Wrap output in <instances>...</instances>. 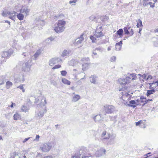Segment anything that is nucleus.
<instances>
[{"instance_id": "f257e3e1", "label": "nucleus", "mask_w": 158, "mask_h": 158, "mask_svg": "<svg viewBox=\"0 0 158 158\" xmlns=\"http://www.w3.org/2000/svg\"><path fill=\"white\" fill-rule=\"evenodd\" d=\"M66 22L65 21L59 20L55 24V27H54L55 31L57 33L63 32L65 28L64 26Z\"/></svg>"}, {"instance_id": "f03ea898", "label": "nucleus", "mask_w": 158, "mask_h": 158, "mask_svg": "<svg viewBox=\"0 0 158 158\" xmlns=\"http://www.w3.org/2000/svg\"><path fill=\"white\" fill-rule=\"evenodd\" d=\"M88 151L86 148L81 147L79 150L76 152L73 156H72V158H80L85 156L87 154Z\"/></svg>"}, {"instance_id": "7ed1b4c3", "label": "nucleus", "mask_w": 158, "mask_h": 158, "mask_svg": "<svg viewBox=\"0 0 158 158\" xmlns=\"http://www.w3.org/2000/svg\"><path fill=\"white\" fill-rule=\"evenodd\" d=\"M120 80L121 81H119V83L121 85L123 88L120 89L119 91L124 90L127 89L128 87V84L130 83L129 78L126 77L125 78L120 79Z\"/></svg>"}, {"instance_id": "20e7f679", "label": "nucleus", "mask_w": 158, "mask_h": 158, "mask_svg": "<svg viewBox=\"0 0 158 158\" xmlns=\"http://www.w3.org/2000/svg\"><path fill=\"white\" fill-rule=\"evenodd\" d=\"M38 98H35L34 103H38L40 102L39 104H38V106H39L41 107L45 106L47 103L45 97H44V96H42V95L40 94Z\"/></svg>"}, {"instance_id": "39448f33", "label": "nucleus", "mask_w": 158, "mask_h": 158, "mask_svg": "<svg viewBox=\"0 0 158 158\" xmlns=\"http://www.w3.org/2000/svg\"><path fill=\"white\" fill-rule=\"evenodd\" d=\"M52 148V145L51 143L48 142L43 144L40 148V149L43 152H47Z\"/></svg>"}, {"instance_id": "423d86ee", "label": "nucleus", "mask_w": 158, "mask_h": 158, "mask_svg": "<svg viewBox=\"0 0 158 158\" xmlns=\"http://www.w3.org/2000/svg\"><path fill=\"white\" fill-rule=\"evenodd\" d=\"M25 77L23 73H20L14 77L15 83L23 82L25 80Z\"/></svg>"}, {"instance_id": "0eeeda50", "label": "nucleus", "mask_w": 158, "mask_h": 158, "mask_svg": "<svg viewBox=\"0 0 158 158\" xmlns=\"http://www.w3.org/2000/svg\"><path fill=\"white\" fill-rule=\"evenodd\" d=\"M124 34L128 36H132L134 34V31L131 27H125L123 28Z\"/></svg>"}, {"instance_id": "6e6552de", "label": "nucleus", "mask_w": 158, "mask_h": 158, "mask_svg": "<svg viewBox=\"0 0 158 158\" xmlns=\"http://www.w3.org/2000/svg\"><path fill=\"white\" fill-rule=\"evenodd\" d=\"M31 60H28L27 62L23 64L22 70L24 72L29 71L30 70L31 63Z\"/></svg>"}, {"instance_id": "1a4fd4ad", "label": "nucleus", "mask_w": 158, "mask_h": 158, "mask_svg": "<svg viewBox=\"0 0 158 158\" xmlns=\"http://www.w3.org/2000/svg\"><path fill=\"white\" fill-rule=\"evenodd\" d=\"M104 107L106 114H111L115 111V107L112 105H106L104 106Z\"/></svg>"}, {"instance_id": "9d476101", "label": "nucleus", "mask_w": 158, "mask_h": 158, "mask_svg": "<svg viewBox=\"0 0 158 158\" xmlns=\"http://www.w3.org/2000/svg\"><path fill=\"white\" fill-rule=\"evenodd\" d=\"M102 33L100 31V32L98 31V30L97 29L95 31V33L94 35H91L90 37V40H96V38H99L103 36Z\"/></svg>"}, {"instance_id": "9b49d317", "label": "nucleus", "mask_w": 158, "mask_h": 158, "mask_svg": "<svg viewBox=\"0 0 158 158\" xmlns=\"http://www.w3.org/2000/svg\"><path fill=\"white\" fill-rule=\"evenodd\" d=\"M13 53V51L12 49H10L6 51H4L2 54V57H9Z\"/></svg>"}, {"instance_id": "f8f14e48", "label": "nucleus", "mask_w": 158, "mask_h": 158, "mask_svg": "<svg viewBox=\"0 0 158 158\" xmlns=\"http://www.w3.org/2000/svg\"><path fill=\"white\" fill-rule=\"evenodd\" d=\"M35 23L37 26H40L41 28L44 25V22L43 20L40 19L36 18L35 20Z\"/></svg>"}, {"instance_id": "ddd939ff", "label": "nucleus", "mask_w": 158, "mask_h": 158, "mask_svg": "<svg viewBox=\"0 0 158 158\" xmlns=\"http://www.w3.org/2000/svg\"><path fill=\"white\" fill-rule=\"evenodd\" d=\"M15 13H17V12L15 11H9L6 9H4L3 11L2 15L3 16L5 17L7 16L8 15H12Z\"/></svg>"}, {"instance_id": "4468645a", "label": "nucleus", "mask_w": 158, "mask_h": 158, "mask_svg": "<svg viewBox=\"0 0 158 158\" xmlns=\"http://www.w3.org/2000/svg\"><path fill=\"white\" fill-rule=\"evenodd\" d=\"M46 112L47 110L46 108H42L37 113V116L39 117L40 118L44 116V114L46 113Z\"/></svg>"}, {"instance_id": "2eb2a0df", "label": "nucleus", "mask_w": 158, "mask_h": 158, "mask_svg": "<svg viewBox=\"0 0 158 158\" xmlns=\"http://www.w3.org/2000/svg\"><path fill=\"white\" fill-rule=\"evenodd\" d=\"M44 49L42 48H40L34 54L33 56H32V58L34 60H36L37 58L41 54L42 52L43 51Z\"/></svg>"}, {"instance_id": "dca6fc26", "label": "nucleus", "mask_w": 158, "mask_h": 158, "mask_svg": "<svg viewBox=\"0 0 158 158\" xmlns=\"http://www.w3.org/2000/svg\"><path fill=\"white\" fill-rule=\"evenodd\" d=\"M106 152V150L105 149L103 148H101L96 153V156H102L103 154H105Z\"/></svg>"}, {"instance_id": "f3484780", "label": "nucleus", "mask_w": 158, "mask_h": 158, "mask_svg": "<svg viewBox=\"0 0 158 158\" xmlns=\"http://www.w3.org/2000/svg\"><path fill=\"white\" fill-rule=\"evenodd\" d=\"M103 118L101 115L99 114L94 117L93 119L96 122H100L102 120Z\"/></svg>"}, {"instance_id": "a211bd4d", "label": "nucleus", "mask_w": 158, "mask_h": 158, "mask_svg": "<svg viewBox=\"0 0 158 158\" xmlns=\"http://www.w3.org/2000/svg\"><path fill=\"white\" fill-rule=\"evenodd\" d=\"M124 34L123 30L122 28L119 29L117 31L116 33L117 38H122Z\"/></svg>"}, {"instance_id": "6ab92c4d", "label": "nucleus", "mask_w": 158, "mask_h": 158, "mask_svg": "<svg viewBox=\"0 0 158 158\" xmlns=\"http://www.w3.org/2000/svg\"><path fill=\"white\" fill-rule=\"evenodd\" d=\"M97 77L95 75H92L89 77L90 81L92 83L96 84L97 83Z\"/></svg>"}, {"instance_id": "aec40b11", "label": "nucleus", "mask_w": 158, "mask_h": 158, "mask_svg": "<svg viewBox=\"0 0 158 158\" xmlns=\"http://www.w3.org/2000/svg\"><path fill=\"white\" fill-rule=\"evenodd\" d=\"M122 44V40H121L118 43H116L115 45V50L117 51L120 50Z\"/></svg>"}, {"instance_id": "412c9836", "label": "nucleus", "mask_w": 158, "mask_h": 158, "mask_svg": "<svg viewBox=\"0 0 158 158\" xmlns=\"http://www.w3.org/2000/svg\"><path fill=\"white\" fill-rule=\"evenodd\" d=\"M71 52V51L69 50H64L62 53L61 56L64 57L68 56Z\"/></svg>"}, {"instance_id": "4be33fe9", "label": "nucleus", "mask_w": 158, "mask_h": 158, "mask_svg": "<svg viewBox=\"0 0 158 158\" xmlns=\"http://www.w3.org/2000/svg\"><path fill=\"white\" fill-rule=\"evenodd\" d=\"M57 63L55 58H53L50 59L49 61V65L50 66H52L54 64Z\"/></svg>"}, {"instance_id": "5701e85b", "label": "nucleus", "mask_w": 158, "mask_h": 158, "mask_svg": "<svg viewBox=\"0 0 158 158\" xmlns=\"http://www.w3.org/2000/svg\"><path fill=\"white\" fill-rule=\"evenodd\" d=\"M10 158H20L17 152H14L10 154Z\"/></svg>"}, {"instance_id": "b1692460", "label": "nucleus", "mask_w": 158, "mask_h": 158, "mask_svg": "<svg viewBox=\"0 0 158 158\" xmlns=\"http://www.w3.org/2000/svg\"><path fill=\"white\" fill-rule=\"evenodd\" d=\"M80 96L79 95H75L73 97L72 101L73 102H76L79 100L80 99Z\"/></svg>"}, {"instance_id": "393cba45", "label": "nucleus", "mask_w": 158, "mask_h": 158, "mask_svg": "<svg viewBox=\"0 0 158 158\" xmlns=\"http://www.w3.org/2000/svg\"><path fill=\"white\" fill-rule=\"evenodd\" d=\"M155 92V90L152 89V90H148L146 93V95L148 97L150 95L153 94Z\"/></svg>"}, {"instance_id": "a878e982", "label": "nucleus", "mask_w": 158, "mask_h": 158, "mask_svg": "<svg viewBox=\"0 0 158 158\" xmlns=\"http://www.w3.org/2000/svg\"><path fill=\"white\" fill-rule=\"evenodd\" d=\"M5 81V77L3 76H1L0 77V85L4 84Z\"/></svg>"}, {"instance_id": "bb28decb", "label": "nucleus", "mask_w": 158, "mask_h": 158, "mask_svg": "<svg viewBox=\"0 0 158 158\" xmlns=\"http://www.w3.org/2000/svg\"><path fill=\"white\" fill-rule=\"evenodd\" d=\"M13 118L15 120H17L21 118V116L19 114L16 113L14 115Z\"/></svg>"}, {"instance_id": "cd10ccee", "label": "nucleus", "mask_w": 158, "mask_h": 158, "mask_svg": "<svg viewBox=\"0 0 158 158\" xmlns=\"http://www.w3.org/2000/svg\"><path fill=\"white\" fill-rule=\"evenodd\" d=\"M29 109L25 106L23 105L21 108V110L22 112H26L28 111Z\"/></svg>"}, {"instance_id": "c85d7f7f", "label": "nucleus", "mask_w": 158, "mask_h": 158, "mask_svg": "<svg viewBox=\"0 0 158 158\" xmlns=\"http://www.w3.org/2000/svg\"><path fill=\"white\" fill-rule=\"evenodd\" d=\"M130 91L128 92L124 93L123 92H121L122 95L123 96L124 95L125 96L127 97H128L129 98H130L131 97V95L130 94Z\"/></svg>"}, {"instance_id": "c756f323", "label": "nucleus", "mask_w": 158, "mask_h": 158, "mask_svg": "<svg viewBox=\"0 0 158 158\" xmlns=\"http://www.w3.org/2000/svg\"><path fill=\"white\" fill-rule=\"evenodd\" d=\"M154 4L155 3H152V2L147 3V2H143V5L144 6H147L148 5H149L150 7L153 8L155 6Z\"/></svg>"}, {"instance_id": "7c9ffc66", "label": "nucleus", "mask_w": 158, "mask_h": 158, "mask_svg": "<svg viewBox=\"0 0 158 158\" xmlns=\"http://www.w3.org/2000/svg\"><path fill=\"white\" fill-rule=\"evenodd\" d=\"M152 99H148L147 100L145 99V100H141V103H143V104L142 105V106H143L145 104L147 103L149 101H152Z\"/></svg>"}, {"instance_id": "2f4dec72", "label": "nucleus", "mask_w": 158, "mask_h": 158, "mask_svg": "<svg viewBox=\"0 0 158 158\" xmlns=\"http://www.w3.org/2000/svg\"><path fill=\"white\" fill-rule=\"evenodd\" d=\"M17 16L18 19L20 20H23L24 17L23 15L21 13L17 14Z\"/></svg>"}, {"instance_id": "473e14b6", "label": "nucleus", "mask_w": 158, "mask_h": 158, "mask_svg": "<svg viewBox=\"0 0 158 158\" xmlns=\"http://www.w3.org/2000/svg\"><path fill=\"white\" fill-rule=\"evenodd\" d=\"M29 50L28 49L26 52H24L23 51V52L22 53V55L23 56L27 57H29L30 55V53L28 52Z\"/></svg>"}, {"instance_id": "72a5a7b5", "label": "nucleus", "mask_w": 158, "mask_h": 158, "mask_svg": "<svg viewBox=\"0 0 158 158\" xmlns=\"http://www.w3.org/2000/svg\"><path fill=\"white\" fill-rule=\"evenodd\" d=\"M100 19L101 21L104 22L108 20V17L106 15H103L101 16Z\"/></svg>"}, {"instance_id": "f704fd0d", "label": "nucleus", "mask_w": 158, "mask_h": 158, "mask_svg": "<svg viewBox=\"0 0 158 158\" xmlns=\"http://www.w3.org/2000/svg\"><path fill=\"white\" fill-rule=\"evenodd\" d=\"M62 81L63 83L67 85H70L71 83L70 81L65 78L62 79Z\"/></svg>"}, {"instance_id": "c9c22d12", "label": "nucleus", "mask_w": 158, "mask_h": 158, "mask_svg": "<svg viewBox=\"0 0 158 158\" xmlns=\"http://www.w3.org/2000/svg\"><path fill=\"white\" fill-rule=\"evenodd\" d=\"M12 85V83L10 81H8L6 83V87L7 89H9Z\"/></svg>"}, {"instance_id": "e433bc0d", "label": "nucleus", "mask_w": 158, "mask_h": 158, "mask_svg": "<svg viewBox=\"0 0 158 158\" xmlns=\"http://www.w3.org/2000/svg\"><path fill=\"white\" fill-rule=\"evenodd\" d=\"M127 77L129 78V81L130 79L134 80L135 79V75L134 73H132L131 74H130L129 76Z\"/></svg>"}, {"instance_id": "4c0bfd02", "label": "nucleus", "mask_w": 158, "mask_h": 158, "mask_svg": "<svg viewBox=\"0 0 158 158\" xmlns=\"http://www.w3.org/2000/svg\"><path fill=\"white\" fill-rule=\"evenodd\" d=\"M76 40H75V42L73 43V44L75 46H77L81 44L82 40H78L77 42L76 41Z\"/></svg>"}, {"instance_id": "58836bf2", "label": "nucleus", "mask_w": 158, "mask_h": 158, "mask_svg": "<svg viewBox=\"0 0 158 158\" xmlns=\"http://www.w3.org/2000/svg\"><path fill=\"white\" fill-rule=\"evenodd\" d=\"M136 26L138 27L142 26V22L140 19H138L137 20V24Z\"/></svg>"}, {"instance_id": "ea45409f", "label": "nucleus", "mask_w": 158, "mask_h": 158, "mask_svg": "<svg viewBox=\"0 0 158 158\" xmlns=\"http://www.w3.org/2000/svg\"><path fill=\"white\" fill-rule=\"evenodd\" d=\"M24 84L20 85L17 87V88H19L21 89L23 92H24L25 91V89H24L23 87Z\"/></svg>"}, {"instance_id": "a19ab883", "label": "nucleus", "mask_w": 158, "mask_h": 158, "mask_svg": "<svg viewBox=\"0 0 158 158\" xmlns=\"http://www.w3.org/2000/svg\"><path fill=\"white\" fill-rule=\"evenodd\" d=\"M106 134V131H103L102 134L101 136L102 137V140H103L104 139H108L110 137L109 136L110 135L109 134V137H103Z\"/></svg>"}, {"instance_id": "79ce46f5", "label": "nucleus", "mask_w": 158, "mask_h": 158, "mask_svg": "<svg viewBox=\"0 0 158 158\" xmlns=\"http://www.w3.org/2000/svg\"><path fill=\"white\" fill-rule=\"evenodd\" d=\"M86 36V35H85L84 33H83L79 37H78L77 39H81V40H84L85 39H86V37H84V36L85 37Z\"/></svg>"}, {"instance_id": "37998d69", "label": "nucleus", "mask_w": 158, "mask_h": 158, "mask_svg": "<svg viewBox=\"0 0 158 158\" xmlns=\"http://www.w3.org/2000/svg\"><path fill=\"white\" fill-rule=\"evenodd\" d=\"M81 60L82 61H89V58L88 57H83V58H82L81 59Z\"/></svg>"}, {"instance_id": "c03bdc74", "label": "nucleus", "mask_w": 158, "mask_h": 158, "mask_svg": "<svg viewBox=\"0 0 158 158\" xmlns=\"http://www.w3.org/2000/svg\"><path fill=\"white\" fill-rule=\"evenodd\" d=\"M116 60V57L115 56H113L111 57L110 59V61L111 62H114Z\"/></svg>"}, {"instance_id": "a18cd8bd", "label": "nucleus", "mask_w": 158, "mask_h": 158, "mask_svg": "<svg viewBox=\"0 0 158 158\" xmlns=\"http://www.w3.org/2000/svg\"><path fill=\"white\" fill-rule=\"evenodd\" d=\"M61 75L64 76H65L67 74V72L65 70H62L60 71Z\"/></svg>"}, {"instance_id": "49530a36", "label": "nucleus", "mask_w": 158, "mask_h": 158, "mask_svg": "<svg viewBox=\"0 0 158 158\" xmlns=\"http://www.w3.org/2000/svg\"><path fill=\"white\" fill-rule=\"evenodd\" d=\"M158 83V81H156L155 82L153 81L152 83H148V85L149 86H153V85H155V84H156Z\"/></svg>"}, {"instance_id": "de8ad7c7", "label": "nucleus", "mask_w": 158, "mask_h": 158, "mask_svg": "<svg viewBox=\"0 0 158 158\" xmlns=\"http://www.w3.org/2000/svg\"><path fill=\"white\" fill-rule=\"evenodd\" d=\"M82 158H93V156L88 154V155H85V156L83 157Z\"/></svg>"}, {"instance_id": "09e8293b", "label": "nucleus", "mask_w": 158, "mask_h": 158, "mask_svg": "<svg viewBox=\"0 0 158 158\" xmlns=\"http://www.w3.org/2000/svg\"><path fill=\"white\" fill-rule=\"evenodd\" d=\"M158 86V83L156 84V85L155 86H149V88L150 90H152L153 89H155L156 87V86Z\"/></svg>"}, {"instance_id": "8fccbe9b", "label": "nucleus", "mask_w": 158, "mask_h": 158, "mask_svg": "<svg viewBox=\"0 0 158 158\" xmlns=\"http://www.w3.org/2000/svg\"><path fill=\"white\" fill-rule=\"evenodd\" d=\"M61 65L60 64H58L56 65H55L52 68V69H58L59 68H60L61 67Z\"/></svg>"}, {"instance_id": "3c124183", "label": "nucleus", "mask_w": 158, "mask_h": 158, "mask_svg": "<svg viewBox=\"0 0 158 158\" xmlns=\"http://www.w3.org/2000/svg\"><path fill=\"white\" fill-rule=\"evenodd\" d=\"M136 103V102L134 100H132L131 101H129V104H130L131 105H135Z\"/></svg>"}, {"instance_id": "603ef678", "label": "nucleus", "mask_w": 158, "mask_h": 158, "mask_svg": "<svg viewBox=\"0 0 158 158\" xmlns=\"http://www.w3.org/2000/svg\"><path fill=\"white\" fill-rule=\"evenodd\" d=\"M30 11V9L27 8H26L25 13L26 14V15H29V13Z\"/></svg>"}, {"instance_id": "864d4df0", "label": "nucleus", "mask_w": 158, "mask_h": 158, "mask_svg": "<svg viewBox=\"0 0 158 158\" xmlns=\"http://www.w3.org/2000/svg\"><path fill=\"white\" fill-rule=\"evenodd\" d=\"M153 44L155 46L158 47V40H156L154 41Z\"/></svg>"}, {"instance_id": "5fc2aeb1", "label": "nucleus", "mask_w": 158, "mask_h": 158, "mask_svg": "<svg viewBox=\"0 0 158 158\" xmlns=\"http://www.w3.org/2000/svg\"><path fill=\"white\" fill-rule=\"evenodd\" d=\"M143 122V121L142 120H140L138 122H136V126H138L142 123Z\"/></svg>"}, {"instance_id": "6e6d98bb", "label": "nucleus", "mask_w": 158, "mask_h": 158, "mask_svg": "<svg viewBox=\"0 0 158 158\" xmlns=\"http://www.w3.org/2000/svg\"><path fill=\"white\" fill-rule=\"evenodd\" d=\"M122 104H123L124 105L127 106H129L130 105V104L127 103V102H126V101L124 100H123Z\"/></svg>"}, {"instance_id": "4d7b16f0", "label": "nucleus", "mask_w": 158, "mask_h": 158, "mask_svg": "<svg viewBox=\"0 0 158 158\" xmlns=\"http://www.w3.org/2000/svg\"><path fill=\"white\" fill-rule=\"evenodd\" d=\"M16 14V13H15L13 14L12 15H11V16H9V18L13 20L15 18L14 17L15 16Z\"/></svg>"}, {"instance_id": "13d9d810", "label": "nucleus", "mask_w": 158, "mask_h": 158, "mask_svg": "<svg viewBox=\"0 0 158 158\" xmlns=\"http://www.w3.org/2000/svg\"><path fill=\"white\" fill-rule=\"evenodd\" d=\"M96 18V17L94 15H92L89 17V19L92 21H93Z\"/></svg>"}, {"instance_id": "bf43d9fd", "label": "nucleus", "mask_w": 158, "mask_h": 158, "mask_svg": "<svg viewBox=\"0 0 158 158\" xmlns=\"http://www.w3.org/2000/svg\"><path fill=\"white\" fill-rule=\"evenodd\" d=\"M26 8H22L20 10V13H23L25 12Z\"/></svg>"}, {"instance_id": "052dcab7", "label": "nucleus", "mask_w": 158, "mask_h": 158, "mask_svg": "<svg viewBox=\"0 0 158 158\" xmlns=\"http://www.w3.org/2000/svg\"><path fill=\"white\" fill-rule=\"evenodd\" d=\"M77 0H72L69 2V3L71 4L73 3H75L77 2Z\"/></svg>"}, {"instance_id": "680f3d73", "label": "nucleus", "mask_w": 158, "mask_h": 158, "mask_svg": "<svg viewBox=\"0 0 158 158\" xmlns=\"http://www.w3.org/2000/svg\"><path fill=\"white\" fill-rule=\"evenodd\" d=\"M56 61H57V63L62 61L61 59L60 58L57 57V58H56Z\"/></svg>"}, {"instance_id": "e2e57ef3", "label": "nucleus", "mask_w": 158, "mask_h": 158, "mask_svg": "<svg viewBox=\"0 0 158 158\" xmlns=\"http://www.w3.org/2000/svg\"><path fill=\"white\" fill-rule=\"evenodd\" d=\"M40 137V136L39 135H36V137H35V140L38 141L39 140Z\"/></svg>"}, {"instance_id": "0e129e2a", "label": "nucleus", "mask_w": 158, "mask_h": 158, "mask_svg": "<svg viewBox=\"0 0 158 158\" xmlns=\"http://www.w3.org/2000/svg\"><path fill=\"white\" fill-rule=\"evenodd\" d=\"M140 98L141 100H144L145 99H146V98L144 97L143 96H141L140 97Z\"/></svg>"}, {"instance_id": "69168bd1", "label": "nucleus", "mask_w": 158, "mask_h": 158, "mask_svg": "<svg viewBox=\"0 0 158 158\" xmlns=\"http://www.w3.org/2000/svg\"><path fill=\"white\" fill-rule=\"evenodd\" d=\"M31 138L30 137H28L27 138H25L24 140L23 141V143H25L26 141H27L28 139H29Z\"/></svg>"}, {"instance_id": "338daca9", "label": "nucleus", "mask_w": 158, "mask_h": 158, "mask_svg": "<svg viewBox=\"0 0 158 158\" xmlns=\"http://www.w3.org/2000/svg\"><path fill=\"white\" fill-rule=\"evenodd\" d=\"M42 158H53V157L52 156H45L44 157Z\"/></svg>"}, {"instance_id": "774afa93", "label": "nucleus", "mask_w": 158, "mask_h": 158, "mask_svg": "<svg viewBox=\"0 0 158 158\" xmlns=\"http://www.w3.org/2000/svg\"><path fill=\"white\" fill-rule=\"evenodd\" d=\"M108 143L109 144H113L114 143V141L113 140H111V141L110 142L108 141Z\"/></svg>"}]
</instances>
